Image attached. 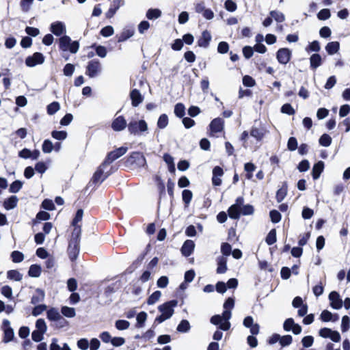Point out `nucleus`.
Here are the masks:
<instances>
[{
    "instance_id": "1",
    "label": "nucleus",
    "mask_w": 350,
    "mask_h": 350,
    "mask_svg": "<svg viewBox=\"0 0 350 350\" xmlns=\"http://www.w3.org/2000/svg\"><path fill=\"white\" fill-rule=\"evenodd\" d=\"M81 235L79 234V229L75 228L72 230L68 239V246L67 248V254L69 259L72 262H75L79 254Z\"/></svg>"
},
{
    "instance_id": "2",
    "label": "nucleus",
    "mask_w": 350,
    "mask_h": 350,
    "mask_svg": "<svg viewBox=\"0 0 350 350\" xmlns=\"http://www.w3.org/2000/svg\"><path fill=\"white\" fill-rule=\"evenodd\" d=\"M124 165L130 169H135L147 166V163L142 152L134 151L124 159Z\"/></svg>"
},
{
    "instance_id": "3",
    "label": "nucleus",
    "mask_w": 350,
    "mask_h": 350,
    "mask_svg": "<svg viewBox=\"0 0 350 350\" xmlns=\"http://www.w3.org/2000/svg\"><path fill=\"white\" fill-rule=\"evenodd\" d=\"M59 48L63 51H69L71 53H76L79 48L78 41H72L68 36L64 35L59 39Z\"/></svg>"
},
{
    "instance_id": "4",
    "label": "nucleus",
    "mask_w": 350,
    "mask_h": 350,
    "mask_svg": "<svg viewBox=\"0 0 350 350\" xmlns=\"http://www.w3.org/2000/svg\"><path fill=\"white\" fill-rule=\"evenodd\" d=\"M148 130V125L145 120H132L128 124L129 132L134 135H139Z\"/></svg>"
},
{
    "instance_id": "5",
    "label": "nucleus",
    "mask_w": 350,
    "mask_h": 350,
    "mask_svg": "<svg viewBox=\"0 0 350 350\" xmlns=\"http://www.w3.org/2000/svg\"><path fill=\"white\" fill-rule=\"evenodd\" d=\"M127 150V147L122 146L108 152L104 161L102 162V165L105 166L110 165L114 161L123 156L126 152Z\"/></svg>"
},
{
    "instance_id": "6",
    "label": "nucleus",
    "mask_w": 350,
    "mask_h": 350,
    "mask_svg": "<svg viewBox=\"0 0 350 350\" xmlns=\"http://www.w3.org/2000/svg\"><path fill=\"white\" fill-rule=\"evenodd\" d=\"M101 71V64L98 59H92L88 62L85 75L90 78H94L98 75Z\"/></svg>"
},
{
    "instance_id": "7",
    "label": "nucleus",
    "mask_w": 350,
    "mask_h": 350,
    "mask_svg": "<svg viewBox=\"0 0 350 350\" xmlns=\"http://www.w3.org/2000/svg\"><path fill=\"white\" fill-rule=\"evenodd\" d=\"M178 301L172 299L159 306L158 310L167 318L170 319L174 314V308L177 306Z\"/></svg>"
},
{
    "instance_id": "8",
    "label": "nucleus",
    "mask_w": 350,
    "mask_h": 350,
    "mask_svg": "<svg viewBox=\"0 0 350 350\" xmlns=\"http://www.w3.org/2000/svg\"><path fill=\"white\" fill-rule=\"evenodd\" d=\"M292 57V51L288 48H280L276 52V59L280 64L286 65Z\"/></svg>"
},
{
    "instance_id": "9",
    "label": "nucleus",
    "mask_w": 350,
    "mask_h": 350,
    "mask_svg": "<svg viewBox=\"0 0 350 350\" xmlns=\"http://www.w3.org/2000/svg\"><path fill=\"white\" fill-rule=\"evenodd\" d=\"M44 59L42 53L36 52L25 59V64L28 67H34L36 65L42 64L44 62Z\"/></svg>"
},
{
    "instance_id": "10",
    "label": "nucleus",
    "mask_w": 350,
    "mask_h": 350,
    "mask_svg": "<svg viewBox=\"0 0 350 350\" xmlns=\"http://www.w3.org/2000/svg\"><path fill=\"white\" fill-rule=\"evenodd\" d=\"M3 342L8 343L12 341L14 337L13 329L10 326V321L8 319L3 321Z\"/></svg>"
},
{
    "instance_id": "11",
    "label": "nucleus",
    "mask_w": 350,
    "mask_h": 350,
    "mask_svg": "<svg viewBox=\"0 0 350 350\" xmlns=\"http://www.w3.org/2000/svg\"><path fill=\"white\" fill-rule=\"evenodd\" d=\"M105 167L106 166L103 165L102 163L100 165V166L96 169V172L94 173L90 183H92L93 185L100 183L107 177V175L103 174V168Z\"/></svg>"
},
{
    "instance_id": "12",
    "label": "nucleus",
    "mask_w": 350,
    "mask_h": 350,
    "mask_svg": "<svg viewBox=\"0 0 350 350\" xmlns=\"http://www.w3.org/2000/svg\"><path fill=\"white\" fill-rule=\"evenodd\" d=\"M330 306L336 310L340 309L342 307V301L337 291H332L329 294Z\"/></svg>"
},
{
    "instance_id": "13",
    "label": "nucleus",
    "mask_w": 350,
    "mask_h": 350,
    "mask_svg": "<svg viewBox=\"0 0 350 350\" xmlns=\"http://www.w3.org/2000/svg\"><path fill=\"white\" fill-rule=\"evenodd\" d=\"M126 126L128 127V124L123 116L114 118L111 123V128L114 131H123Z\"/></svg>"
},
{
    "instance_id": "14",
    "label": "nucleus",
    "mask_w": 350,
    "mask_h": 350,
    "mask_svg": "<svg viewBox=\"0 0 350 350\" xmlns=\"http://www.w3.org/2000/svg\"><path fill=\"white\" fill-rule=\"evenodd\" d=\"M50 31L55 36H60L66 31L65 25L61 21L52 23L50 26Z\"/></svg>"
},
{
    "instance_id": "15",
    "label": "nucleus",
    "mask_w": 350,
    "mask_h": 350,
    "mask_svg": "<svg viewBox=\"0 0 350 350\" xmlns=\"http://www.w3.org/2000/svg\"><path fill=\"white\" fill-rule=\"evenodd\" d=\"M224 170L220 166H215L213 169L212 184L213 186H220L221 185V177L224 175Z\"/></svg>"
},
{
    "instance_id": "16",
    "label": "nucleus",
    "mask_w": 350,
    "mask_h": 350,
    "mask_svg": "<svg viewBox=\"0 0 350 350\" xmlns=\"http://www.w3.org/2000/svg\"><path fill=\"white\" fill-rule=\"evenodd\" d=\"M211 33L208 30L202 32L201 36L198 40V46L202 48H207L211 40Z\"/></svg>"
},
{
    "instance_id": "17",
    "label": "nucleus",
    "mask_w": 350,
    "mask_h": 350,
    "mask_svg": "<svg viewBox=\"0 0 350 350\" xmlns=\"http://www.w3.org/2000/svg\"><path fill=\"white\" fill-rule=\"evenodd\" d=\"M130 98L133 107H137L144 100V96L137 89H133L130 92Z\"/></svg>"
},
{
    "instance_id": "18",
    "label": "nucleus",
    "mask_w": 350,
    "mask_h": 350,
    "mask_svg": "<svg viewBox=\"0 0 350 350\" xmlns=\"http://www.w3.org/2000/svg\"><path fill=\"white\" fill-rule=\"evenodd\" d=\"M194 248V242L192 240H186L180 249L181 254L183 256L188 257L193 252Z\"/></svg>"
},
{
    "instance_id": "19",
    "label": "nucleus",
    "mask_w": 350,
    "mask_h": 350,
    "mask_svg": "<svg viewBox=\"0 0 350 350\" xmlns=\"http://www.w3.org/2000/svg\"><path fill=\"white\" fill-rule=\"evenodd\" d=\"M224 122L222 118H217L213 119L210 124V130L211 132L217 133L223 131Z\"/></svg>"
},
{
    "instance_id": "20",
    "label": "nucleus",
    "mask_w": 350,
    "mask_h": 350,
    "mask_svg": "<svg viewBox=\"0 0 350 350\" xmlns=\"http://www.w3.org/2000/svg\"><path fill=\"white\" fill-rule=\"evenodd\" d=\"M325 167V163L322 161H319L314 163L312 170V176L314 180H317L321 173L323 172Z\"/></svg>"
},
{
    "instance_id": "21",
    "label": "nucleus",
    "mask_w": 350,
    "mask_h": 350,
    "mask_svg": "<svg viewBox=\"0 0 350 350\" xmlns=\"http://www.w3.org/2000/svg\"><path fill=\"white\" fill-rule=\"evenodd\" d=\"M83 215V211L81 208H79L77 211L75 217L73 218L71 226L73 227L72 230H75V228L79 229V234H81V226L79 225L78 223L82 220Z\"/></svg>"
},
{
    "instance_id": "22",
    "label": "nucleus",
    "mask_w": 350,
    "mask_h": 350,
    "mask_svg": "<svg viewBox=\"0 0 350 350\" xmlns=\"http://www.w3.org/2000/svg\"><path fill=\"white\" fill-rule=\"evenodd\" d=\"M217 267L216 272L218 274H222L226 272L227 267V258L225 256H221L217 258Z\"/></svg>"
},
{
    "instance_id": "23",
    "label": "nucleus",
    "mask_w": 350,
    "mask_h": 350,
    "mask_svg": "<svg viewBox=\"0 0 350 350\" xmlns=\"http://www.w3.org/2000/svg\"><path fill=\"white\" fill-rule=\"evenodd\" d=\"M134 34V30L132 29H124L122 32L118 34H116V38L118 42H122L126 41L131 37H132Z\"/></svg>"
},
{
    "instance_id": "24",
    "label": "nucleus",
    "mask_w": 350,
    "mask_h": 350,
    "mask_svg": "<svg viewBox=\"0 0 350 350\" xmlns=\"http://www.w3.org/2000/svg\"><path fill=\"white\" fill-rule=\"evenodd\" d=\"M266 131L263 128L252 127L250 130V135L254 137L256 141L260 142L265 135Z\"/></svg>"
},
{
    "instance_id": "25",
    "label": "nucleus",
    "mask_w": 350,
    "mask_h": 350,
    "mask_svg": "<svg viewBox=\"0 0 350 350\" xmlns=\"http://www.w3.org/2000/svg\"><path fill=\"white\" fill-rule=\"evenodd\" d=\"M288 191V185L286 182H284L281 188H280L275 195V199L278 202H281L286 196Z\"/></svg>"
},
{
    "instance_id": "26",
    "label": "nucleus",
    "mask_w": 350,
    "mask_h": 350,
    "mask_svg": "<svg viewBox=\"0 0 350 350\" xmlns=\"http://www.w3.org/2000/svg\"><path fill=\"white\" fill-rule=\"evenodd\" d=\"M322 58L319 53H314L310 57V68L315 70L322 64Z\"/></svg>"
},
{
    "instance_id": "27",
    "label": "nucleus",
    "mask_w": 350,
    "mask_h": 350,
    "mask_svg": "<svg viewBox=\"0 0 350 350\" xmlns=\"http://www.w3.org/2000/svg\"><path fill=\"white\" fill-rule=\"evenodd\" d=\"M18 199L16 196H12L5 199L3 202V207L6 210H11L17 206Z\"/></svg>"
},
{
    "instance_id": "28",
    "label": "nucleus",
    "mask_w": 350,
    "mask_h": 350,
    "mask_svg": "<svg viewBox=\"0 0 350 350\" xmlns=\"http://www.w3.org/2000/svg\"><path fill=\"white\" fill-rule=\"evenodd\" d=\"M241 208H239L236 205L232 204L228 209V215L231 219H238L241 215Z\"/></svg>"
},
{
    "instance_id": "29",
    "label": "nucleus",
    "mask_w": 350,
    "mask_h": 350,
    "mask_svg": "<svg viewBox=\"0 0 350 350\" xmlns=\"http://www.w3.org/2000/svg\"><path fill=\"white\" fill-rule=\"evenodd\" d=\"M340 49V43L338 41L330 42L327 44L325 50L329 55L336 53Z\"/></svg>"
},
{
    "instance_id": "30",
    "label": "nucleus",
    "mask_w": 350,
    "mask_h": 350,
    "mask_svg": "<svg viewBox=\"0 0 350 350\" xmlns=\"http://www.w3.org/2000/svg\"><path fill=\"white\" fill-rule=\"evenodd\" d=\"M50 219V214L48 212L40 211L36 216V218L32 219V224L36 225L40 221H47Z\"/></svg>"
},
{
    "instance_id": "31",
    "label": "nucleus",
    "mask_w": 350,
    "mask_h": 350,
    "mask_svg": "<svg viewBox=\"0 0 350 350\" xmlns=\"http://www.w3.org/2000/svg\"><path fill=\"white\" fill-rule=\"evenodd\" d=\"M42 268L40 265L37 264L31 265L28 271V275L32 278H38L40 275Z\"/></svg>"
},
{
    "instance_id": "32",
    "label": "nucleus",
    "mask_w": 350,
    "mask_h": 350,
    "mask_svg": "<svg viewBox=\"0 0 350 350\" xmlns=\"http://www.w3.org/2000/svg\"><path fill=\"white\" fill-rule=\"evenodd\" d=\"M256 165L252 163L248 162L244 165V170L246 172L245 178L250 180L253 177V172L256 170Z\"/></svg>"
},
{
    "instance_id": "33",
    "label": "nucleus",
    "mask_w": 350,
    "mask_h": 350,
    "mask_svg": "<svg viewBox=\"0 0 350 350\" xmlns=\"http://www.w3.org/2000/svg\"><path fill=\"white\" fill-rule=\"evenodd\" d=\"M36 295H33L31 299V303L36 305V304L41 302L44 299V292L40 288H37Z\"/></svg>"
},
{
    "instance_id": "34",
    "label": "nucleus",
    "mask_w": 350,
    "mask_h": 350,
    "mask_svg": "<svg viewBox=\"0 0 350 350\" xmlns=\"http://www.w3.org/2000/svg\"><path fill=\"white\" fill-rule=\"evenodd\" d=\"M7 277L8 279L19 282L23 278V275L15 269L10 270L7 272Z\"/></svg>"
},
{
    "instance_id": "35",
    "label": "nucleus",
    "mask_w": 350,
    "mask_h": 350,
    "mask_svg": "<svg viewBox=\"0 0 350 350\" xmlns=\"http://www.w3.org/2000/svg\"><path fill=\"white\" fill-rule=\"evenodd\" d=\"M174 113L178 118H182L185 115V107L182 103H178L174 106Z\"/></svg>"
},
{
    "instance_id": "36",
    "label": "nucleus",
    "mask_w": 350,
    "mask_h": 350,
    "mask_svg": "<svg viewBox=\"0 0 350 350\" xmlns=\"http://www.w3.org/2000/svg\"><path fill=\"white\" fill-rule=\"evenodd\" d=\"M60 109V105L57 101H53L46 107V111L49 115H53Z\"/></svg>"
},
{
    "instance_id": "37",
    "label": "nucleus",
    "mask_w": 350,
    "mask_h": 350,
    "mask_svg": "<svg viewBox=\"0 0 350 350\" xmlns=\"http://www.w3.org/2000/svg\"><path fill=\"white\" fill-rule=\"evenodd\" d=\"M277 241L276 237V230L275 228L271 229L266 237L265 241L267 245H271L275 243Z\"/></svg>"
},
{
    "instance_id": "38",
    "label": "nucleus",
    "mask_w": 350,
    "mask_h": 350,
    "mask_svg": "<svg viewBox=\"0 0 350 350\" xmlns=\"http://www.w3.org/2000/svg\"><path fill=\"white\" fill-rule=\"evenodd\" d=\"M192 197H193V193L191 190L184 189L183 191L182 198H183V201L185 206H187L190 204V202L192 200Z\"/></svg>"
},
{
    "instance_id": "39",
    "label": "nucleus",
    "mask_w": 350,
    "mask_h": 350,
    "mask_svg": "<svg viewBox=\"0 0 350 350\" xmlns=\"http://www.w3.org/2000/svg\"><path fill=\"white\" fill-rule=\"evenodd\" d=\"M191 328L189 322L186 320H182L177 326V331L182 333L187 332Z\"/></svg>"
},
{
    "instance_id": "40",
    "label": "nucleus",
    "mask_w": 350,
    "mask_h": 350,
    "mask_svg": "<svg viewBox=\"0 0 350 350\" xmlns=\"http://www.w3.org/2000/svg\"><path fill=\"white\" fill-rule=\"evenodd\" d=\"M332 137L326 133L323 134L319 139V144L324 147L329 146L332 144Z\"/></svg>"
},
{
    "instance_id": "41",
    "label": "nucleus",
    "mask_w": 350,
    "mask_h": 350,
    "mask_svg": "<svg viewBox=\"0 0 350 350\" xmlns=\"http://www.w3.org/2000/svg\"><path fill=\"white\" fill-rule=\"evenodd\" d=\"M46 314L48 319L51 321H57L58 318L61 316L58 310L55 308L49 309L47 311Z\"/></svg>"
},
{
    "instance_id": "42",
    "label": "nucleus",
    "mask_w": 350,
    "mask_h": 350,
    "mask_svg": "<svg viewBox=\"0 0 350 350\" xmlns=\"http://www.w3.org/2000/svg\"><path fill=\"white\" fill-rule=\"evenodd\" d=\"M161 15V12L159 9H149L146 12V17L149 20H153L158 18Z\"/></svg>"
},
{
    "instance_id": "43",
    "label": "nucleus",
    "mask_w": 350,
    "mask_h": 350,
    "mask_svg": "<svg viewBox=\"0 0 350 350\" xmlns=\"http://www.w3.org/2000/svg\"><path fill=\"white\" fill-rule=\"evenodd\" d=\"M62 314L68 318H72L76 315L75 310L73 308L62 306L61 308Z\"/></svg>"
},
{
    "instance_id": "44",
    "label": "nucleus",
    "mask_w": 350,
    "mask_h": 350,
    "mask_svg": "<svg viewBox=\"0 0 350 350\" xmlns=\"http://www.w3.org/2000/svg\"><path fill=\"white\" fill-rule=\"evenodd\" d=\"M169 120L168 117L165 113L161 114L157 121V127L163 129L165 128L168 124Z\"/></svg>"
},
{
    "instance_id": "45",
    "label": "nucleus",
    "mask_w": 350,
    "mask_h": 350,
    "mask_svg": "<svg viewBox=\"0 0 350 350\" xmlns=\"http://www.w3.org/2000/svg\"><path fill=\"white\" fill-rule=\"evenodd\" d=\"M269 14L278 23H282L285 21V16L281 12L272 10L269 12Z\"/></svg>"
},
{
    "instance_id": "46",
    "label": "nucleus",
    "mask_w": 350,
    "mask_h": 350,
    "mask_svg": "<svg viewBox=\"0 0 350 350\" xmlns=\"http://www.w3.org/2000/svg\"><path fill=\"white\" fill-rule=\"evenodd\" d=\"M11 258L13 262L18 263L23 260L24 255L21 252L15 250L11 253Z\"/></svg>"
},
{
    "instance_id": "47",
    "label": "nucleus",
    "mask_w": 350,
    "mask_h": 350,
    "mask_svg": "<svg viewBox=\"0 0 350 350\" xmlns=\"http://www.w3.org/2000/svg\"><path fill=\"white\" fill-rule=\"evenodd\" d=\"M321 49L320 44L319 41L314 40L312 42H310L306 48V51L308 53H310L311 51L314 52H319Z\"/></svg>"
},
{
    "instance_id": "48",
    "label": "nucleus",
    "mask_w": 350,
    "mask_h": 350,
    "mask_svg": "<svg viewBox=\"0 0 350 350\" xmlns=\"http://www.w3.org/2000/svg\"><path fill=\"white\" fill-rule=\"evenodd\" d=\"M137 327H142L144 325L145 321L147 319V314L145 312H141L137 315Z\"/></svg>"
},
{
    "instance_id": "49",
    "label": "nucleus",
    "mask_w": 350,
    "mask_h": 350,
    "mask_svg": "<svg viewBox=\"0 0 350 350\" xmlns=\"http://www.w3.org/2000/svg\"><path fill=\"white\" fill-rule=\"evenodd\" d=\"M157 188L159 190V198H162L165 196V186L163 180L161 179L160 177H157Z\"/></svg>"
},
{
    "instance_id": "50",
    "label": "nucleus",
    "mask_w": 350,
    "mask_h": 350,
    "mask_svg": "<svg viewBox=\"0 0 350 350\" xmlns=\"http://www.w3.org/2000/svg\"><path fill=\"white\" fill-rule=\"evenodd\" d=\"M67 132L65 131H53L51 136L53 138L57 140H64L67 137Z\"/></svg>"
},
{
    "instance_id": "51",
    "label": "nucleus",
    "mask_w": 350,
    "mask_h": 350,
    "mask_svg": "<svg viewBox=\"0 0 350 350\" xmlns=\"http://www.w3.org/2000/svg\"><path fill=\"white\" fill-rule=\"evenodd\" d=\"M23 187V183L21 180H14L10 186L9 191L10 193L18 192Z\"/></svg>"
},
{
    "instance_id": "52",
    "label": "nucleus",
    "mask_w": 350,
    "mask_h": 350,
    "mask_svg": "<svg viewBox=\"0 0 350 350\" xmlns=\"http://www.w3.org/2000/svg\"><path fill=\"white\" fill-rule=\"evenodd\" d=\"M161 295V293L159 291H154L147 299V304L148 305H152V304H155L159 299Z\"/></svg>"
},
{
    "instance_id": "53",
    "label": "nucleus",
    "mask_w": 350,
    "mask_h": 350,
    "mask_svg": "<svg viewBox=\"0 0 350 350\" xmlns=\"http://www.w3.org/2000/svg\"><path fill=\"white\" fill-rule=\"evenodd\" d=\"M293 342V337L291 335H284L283 336H280V339L279 340V343L281 347H284L290 345Z\"/></svg>"
},
{
    "instance_id": "54",
    "label": "nucleus",
    "mask_w": 350,
    "mask_h": 350,
    "mask_svg": "<svg viewBox=\"0 0 350 350\" xmlns=\"http://www.w3.org/2000/svg\"><path fill=\"white\" fill-rule=\"evenodd\" d=\"M42 150L44 153H50L53 150V144L49 139H45L42 145Z\"/></svg>"
},
{
    "instance_id": "55",
    "label": "nucleus",
    "mask_w": 350,
    "mask_h": 350,
    "mask_svg": "<svg viewBox=\"0 0 350 350\" xmlns=\"http://www.w3.org/2000/svg\"><path fill=\"white\" fill-rule=\"evenodd\" d=\"M331 16L330 10L327 8L321 10L317 14V18L320 21H325Z\"/></svg>"
},
{
    "instance_id": "56",
    "label": "nucleus",
    "mask_w": 350,
    "mask_h": 350,
    "mask_svg": "<svg viewBox=\"0 0 350 350\" xmlns=\"http://www.w3.org/2000/svg\"><path fill=\"white\" fill-rule=\"evenodd\" d=\"M75 70V66L70 63H68L64 66L63 68V72L65 76L71 77L74 73Z\"/></svg>"
},
{
    "instance_id": "57",
    "label": "nucleus",
    "mask_w": 350,
    "mask_h": 350,
    "mask_svg": "<svg viewBox=\"0 0 350 350\" xmlns=\"http://www.w3.org/2000/svg\"><path fill=\"white\" fill-rule=\"evenodd\" d=\"M269 216L271 221L274 224L278 223L282 218L280 213L277 210H271L269 212Z\"/></svg>"
},
{
    "instance_id": "58",
    "label": "nucleus",
    "mask_w": 350,
    "mask_h": 350,
    "mask_svg": "<svg viewBox=\"0 0 350 350\" xmlns=\"http://www.w3.org/2000/svg\"><path fill=\"white\" fill-rule=\"evenodd\" d=\"M41 208L48 211H53L55 208V206L51 200L44 199L41 204Z\"/></svg>"
},
{
    "instance_id": "59",
    "label": "nucleus",
    "mask_w": 350,
    "mask_h": 350,
    "mask_svg": "<svg viewBox=\"0 0 350 350\" xmlns=\"http://www.w3.org/2000/svg\"><path fill=\"white\" fill-rule=\"evenodd\" d=\"M350 328V318L345 315L342 318L341 330L342 332H347Z\"/></svg>"
},
{
    "instance_id": "60",
    "label": "nucleus",
    "mask_w": 350,
    "mask_h": 350,
    "mask_svg": "<svg viewBox=\"0 0 350 350\" xmlns=\"http://www.w3.org/2000/svg\"><path fill=\"white\" fill-rule=\"evenodd\" d=\"M281 112L282 113H286L288 115H294L295 113V111L292 107V105L289 103L284 104L281 107Z\"/></svg>"
},
{
    "instance_id": "61",
    "label": "nucleus",
    "mask_w": 350,
    "mask_h": 350,
    "mask_svg": "<svg viewBox=\"0 0 350 350\" xmlns=\"http://www.w3.org/2000/svg\"><path fill=\"white\" fill-rule=\"evenodd\" d=\"M116 327L119 330H124L129 328L130 323L126 320H118L115 323Z\"/></svg>"
},
{
    "instance_id": "62",
    "label": "nucleus",
    "mask_w": 350,
    "mask_h": 350,
    "mask_svg": "<svg viewBox=\"0 0 350 350\" xmlns=\"http://www.w3.org/2000/svg\"><path fill=\"white\" fill-rule=\"evenodd\" d=\"M287 148L290 151H294L298 148L297 140L295 137H291L288 139Z\"/></svg>"
},
{
    "instance_id": "63",
    "label": "nucleus",
    "mask_w": 350,
    "mask_h": 350,
    "mask_svg": "<svg viewBox=\"0 0 350 350\" xmlns=\"http://www.w3.org/2000/svg\"><path fill=\"white\" fill-rule=\"evenodd\" d=\"M114 30L112 26L107 25L101 29L100 33L103 37H109L113 34Z\"/></svg>"
},
{
    "instance_id": "64",
    "label": "nucleus",
    "mask_w": 350,
    "mask_h": 350,
    "mask_svg": "<svg viewBox=\"0 0 350 350\" xmlns=\"http://www.w3.org/2000/svg\"><path fill=\"white\" fill-rule=\"evenodd\" d=\"M57 339L53 338V342L50 345V350H70V347L66 343L64 344L63 348H61L59 345L56 343Z\"/></svg>"
}]
</instances>
